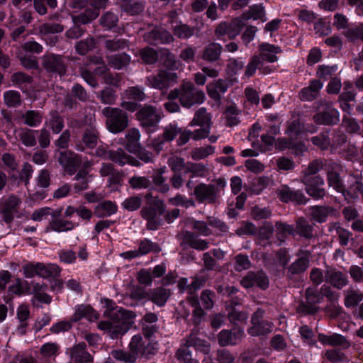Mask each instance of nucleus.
I'll use <instances>...</instances> for the list:
<instances>
[{"label": "nucleus", "mask_w": 363, "mask_h": 363, "mask_svg": "<svg viewBox=\"0 0 363 363\" xmlns=\"http://www.w3.org/2000/svg\"><path fill=\"white\" fill-rule=\"evenodd\" d=\"M30 293H28V294H33L34 298L41 303L46 304L51 303V296L45 292L48 289L46 284L33 281L30 283Z\"/></svg>", "instance_id": "a878e982"}, {"label": "nucleus", "mask_w": 363, "mask_h": 363, "mask_svg": "<svg viewBox=\"0 0 363 363\" xmlns=\"http://www.w3.org/2000/svg\"><path fill=\"white\" fill-rule=\"evenodd\" d=\"M215 152V147L212 145L195 147L191 150L190 155L193 160L197 161L206 158Z\"/></svg>", "instance_id": "8fccbe9b"}, {"label": "nucleus", "mask_w": 363, "mask_h": 363, "mask_svg": "<svg viewBox=\"0 0 363 363\" xmlns=\"http://www.w3.org/2000/svg\"><path fill=\"white\" fill-rule=\"evenodd\" d=\"M244 336V331L240 328H234L232 330H222L218 335V344L225 347L235 345L239 343Z\"/></svg>", "instance_id": "f3484780"}, {"label": "nucleus", "mask_w": 363, "mask_h": 363, "mask_svg": "<svg viewBox=\"0 0 363 363\" xmlns=\"http://www.w3.org/2000/svg\"><path fill=\"white\" fill-rule=\"evenodd\" d=\"M99 15V11L96 9L86 8L82 13L73 16L72 20L74 23L87 24L96 19Z\"/></svg>", "instance_id": "f704fd0d"}, {"label": "nucleus", "mask_w": 363, "mask_h": 363, "mask_svg": "<svg viewBox=\"0 0 363 363\" xmlns=\"http://www.w3.org/2000/svg\"><path fill=\"white\" fill-rule=\"evenodd\" d=\"M186 173H191L192 177H203L208 173V168L202 163L187 162Z\"/></svg>", "instance_id": "052dcab7"}, {"label": "nucleus", "mask_w": 363, "mask_h": 363, "mask_svg": "<svg viewBox=\"0 0 363 363\" xmlns=\"http://www.w3.org/2000/svg\"><path fill=\"white\" fill-rule=\"evenodd\" d=\"M95 48V40L93 38H87L85 40L79 41L76 46V51L82 55H86L88 52Z\"/></svg>", "instance_id": "774afa93"}, {"label": "nucleus", "mask_w": 363, "mask_h": 363, "mask_svg": "<svg viewBox=\"0 0 363 363\" xmlns=\"http://www.w3.org/2000/svg\"><path fill=\"white\" fill-rule=\"evenodd\" d=\"M211 123V114L207 112V110L204 107L199 108L194 113V116L192 121L190 122V126L199 125L204 126L207 125L210 127Z\"/></svg>", "instance_id": "c9c22d12"}, {"label": "nucleus", "mask_w": 363, "mask_h": 363, "mask_svg": "<svg viewBox=\"0 0 363 363\" xmlns=\"http://www.w3.org/2000/svg\"><path fill=\"white\" fill-rule=\"evenodd\" d=\"M301 182L305 186V191L308 196L315 200H323L327 195L325 181L321 176H302Z\"/></svg>", "instance_id": "1a4fd4ad"}, {"label": "nucleus", "mask_w": 363, "mask_h": 363, "mask_svg": "<svg viewBox=\"0 0 363 363\" xmlns=\"http://www.w3.org/2000/svg\"><path fill=\"white\" fill-rule=\"evenodd\" d=\"M315 113L313 120L317 125L333 126L340 122V113L330 101L325 99L315 101L313 103Z\"/></svg>", "instance_id": "f03ea898"}, {"label": "nucleus", "mask_w": 363, "mask_h": 363, "mask_svg": "<svg viewBox=\"0 0 363 363\" xmlns=\"http://www.w3.org/2000/svg\"><path fill=\"white\" fill-rule=\"evenodd\" d=\"M118 207L111 201H104L95 207V214L99 218H105L116 213Z\"/></svg>", "instance_id": "72a5a7b5"}, {"label": "nucleus", "mask_w": 363, "mask_h": 363, "mask_svg": "<svg viewBox=\"0 0 363 363\" xmlns=\"http://www.w3.org/2000/svg\"><path fill=\"white\" fill-rule=\"evenodd\" d=\"M86 347L84 342H79L71 349L70 358L73 363H93V358Z\"/></svg>", "instance_id": "5701e85b"}, {"label": "nucleus", "mask_w": 363, "mask_h": 363, "mask_svg": "<svg viewBox=\"0 0 363 363\" xmlns=\"http://www.w3.org/2000/svg\"><path fill=\"white\" fill-rule=\"evenodd\" d=\"M125 147L126 150L132 153L136 152L140 147V133L139 130L135 128L129 129L125 134Z\"/></svg>", "instance_id": "cd10ccee"}, {"label": "nucleus", "mask_w": 363, "mask_h": 363, "mask_svg": "<svg viewBox=\"0 0 363 363\" xmlns=\"http://www.w3.org/2000/svg\"><path fill=\"white\" fill-rule=\"evenodd\" d=\"M258 50L259 55H255L247 65L245 75L248 77L255 73L257 67L262 63V61L271 63L277 62L278 60L277 55L281 52L280 47L267 43L259 44Z\"/></svg>", "instance_id": "20e7f679"}, {"label": "nucleus", "mask_w": 363, "mask_h": 363, "mask_svg": "<svg viewBox=\"0 0 363 363\" xmlns=\"http://www.w3.org/2000/svg\"><path fill=\"white\" fill-rule=\"evenodd\" d=\"M244 25V21L241 18H235L233 21H232L230 23H228V39H234L237 35H238Z\"/></svg>", "instance_id": "338daca9"}, {"label": "nucleus", "mask_w": 363, "mask_h": 363, "mask_svg": "<svg viewBox=\"0 0 363 363\" xmlns=\"http://www.w3.org/2000/svg\"><path fill=\"white\" fill-rule=\"evenodd\" d=\"M313 218L318 223H324L328 217V207L324 206H312L310 208Z\"/></svg>", "instance_id": "864d4df0"}, {"label": "nucleus", "mask_w": 363, "mask_h": 363, "mask_svg": "<svg viewBox=\"0 0 363 363\" xmlns=\"http://www.w3.org/2000/svg\"><path fill=\"white\" fill-rule=\"evenodd\" d=\"M167 164L173 173H181L183 170L186 173V163L184 159L181 157L177 155L169 157L167 160Z\"/></svg>", "instance_id": "5fc2aeb1"}, {"label": "nucleus", "mask_w": 363, "mask_h": 363, "mask_svg": "<svg viewBox=\"0 0 363 363\" xmlns=\"http://www.w3.org/2000/svg\"><path fill=\"white\" fill-rule=\"evenodd\" d=\"M75 225L72 221L62 218L52 219L48 227V230H51L57 233L70 231L74 229Z\"/></svg>", "instance_id": "58836bf2"}, {"label": "nucleus", "mask_w": 363, "mask_h": 363, "mask_svg": "<svg viewBox=\"0 0 363 363\" xmlns=\"http://www.w3.org/2000/svg\"><path fill=\"white\" fill-rule=\"evenodd\" d=\"M38 277L43 279L50 277H58L61 272V268L56 264H48L38 262Z\"/></svg>", "instance_id": "2f4dec72"}, {"label": "nucleus", "mask_w": 363, "mask_h": 363, "mask_svg": "<svg viewBox=\"0 0 363 363\" xmlns=\"http://www.w3.org/2000/svg\"><path fill=\"white\" fill-rule=\"evenodd\" d=\"M128 40L123 38H113L111 40H106L104 41V47L109 52H116L123 50L128 46Z\"/></svg>", "instance_id": "6e6d98bb"}, {"label": "nucleus", "mask_w": 363, "mask_h": 363, "mask_svg": "<svg viewBox=\"0 0 363 363\" xmlns=\"http://www.w3.org/2000/svg\"><path fill=\"white\" fill-rule=\"evenodd\" d=\"M164 211V204L161 200L155 201V207L145 206L140 211L141 216L147 220V227L149 230H157L160 225V216Z\"/></svg>", "instance_id": "9b49d317"}, {"label": "nucleus", "mask_w": 363, "mask_h": 363, "mask_svg": "<svg viewBox=\"0 0 363 363\" xmlns=\"http://www.w3.org/2000/svg\"><path fill=\"white\" fill-rule=\"evenodd\" d=\"M9 291L18 296L28 294V293H30V283L21 279H16V282L9 287Z\"/></svg>", "instance_id": "3c124183"}, {"label": "nucleus", "mask_w": 363, "mask_h": 363, "mask_svg": "<svg viewBox=\"0 0 363 363\" xmlns=\"http://www.w3.org/2000/svg\"><path fill=\"white\" fill-rule=\"evenodd\" d=\"M223 47L219 43L211 42L207 44L201 52V58L208 62H215L220 59Z\"/></svg>", "instance_id": "412c9836"}, {"label": "nucleus", "mask_w": 363, "mask_h": 363, "mask_svg": "<svg viewBox=\"0 0 363 363\" xmlns=\"http://www.w3.org/2000/svg\"><path fill=\"white\" fill-rule=\"evenodd\" d=\"M125 315V311L111 309L109 316L112 321L99 322V328L107 331L112 339L118 338L130 329V323L123 320Z\"/></svg>", "instance_id": "7ed1b4c3"}, {"label": "nucleus", "mask_w": 363, "mask_h": 363, "mask_svg": "<svg viewBox=\"0 0 363 363\" xmlns=\"http://www.w3.org/2000/svg\"><path fill=\"white\" fill-rule=\"evenodd\" d=\"M187 347H194L196 350H199L205 354H208L210 351L209 344L198 337V331H193L186 338L184 344Z\"/></svg>", "instance_id": "bb28decb"}, {"label": "nucleus", "mask_w": 363, "mask_h": 363, "mask_svg": "<svg viewBox=\"0 0 363 363\" xmlns=\"http://www.w3.org/2000/svg\"><path fill=\"white\" fill-rule=\"evenodd\" d=\"M101 113L106 118L105 124L109 132L119 133L128 127L129 118L125 111L108 106L102 109Z\"/></svg>", "instance_id": "39448f33"}, {"label": "nucleus", "mask_w": 363, "mask_h": 363, "mask_svg": "<svg viewBox=\"0 0 363 363\" xmlns=\"http://www.w3.org/2000/svg\"><path fill=\"white\" fill-rule=\"evenodd\" d=\"M341 193L347 199L352 201L359 199L360 194L363 195V183L362 178L356 179L347 189L344 186V191Z\"/></svg>", "instance_id": "c85d7f7f"}, {"label": "nucleus", "mask_w": 363, "mask_h": 363, "mask_svg": "<svg viewBox=\"0 0 363 363\" xmlns=\"http://www.w3.org/2000/svg\"><path fill=\"white\" fill-rule=\"evenodd\" d=\"M160 52L164 66L172 70L177 69L178 63L175 55L166 48L162 49Z\"/></svg>", "instance_id": "bf43d9fd"}, {"label": "nucleus", "mask_w": 363, "mask_h": 363, "mask_svg": "<svg viewBox=\"0 0 363 363\" xmlns=\"http://www.w3.org/2000/svg\"><path fill=\"white\" fill-rule=\"evenodd\" d=\"M330 128H325L318 135L309 138L310 142L321 150H326L330 146L331 140L330 138Z\"/></svg>", "instance_id": "7c9ffc66"}, {"label": "nucleus", "mask_w": 363, "mask_h": 363, "mask_svg": "<svg viewBox=\"0 0 363 363\" xmlns=\"http://www.w3.org/2000/svg\"><path fill=\"white\" fill-rule=\"evenodd\" d=\"M4 221L6 223H10L13 219V214L16 213L19 208L21 200L16 196L11 195L7 199H4Z\"/></svg>", "instance_id": "b1692460"}, {"label": "nucleus", "mask_w": 363, "mask_h": 363, "mask_svg": "<svg viewBox=\"0 0 363 363\" xmlns=\"http://www.w3.org/2000/svg\"><path fill=\"white\" fill-rule=\"evenodd\" d=\"M108 65L116 69H121L130 62V57L125 53L111 55L107 57Z\"/></svg>", "instance_id": "79ce46f5"}, {"label": "nucleus", "mask_w": 363, "mask_h": 363, "mask_svg": "<svg viewBox=\"0 0 363 363\" xmlns=\"http://www.w3.org/2000/svg\"><path fill=\"white\" fill-rule=\"evenodd\" d=\"M225 185L226 182L222 178L216 179L214 184L200 183L194 187L193 194L200 203L204 202L216 203L218 200L219 193L223 190Z\"/></svg>", "instance_id": "423d86ee"}, {"label": "nucleus", "mask_w": 363, "mask_h": 363, "mask_svg": "<svg viewBox=\"0 0 363 363\" xmlns=\"http://www.w3.org/2000/svg\"><path fill=\"white\" fill-rule=\"evenodd\" d=\"M325 281L330 283L335 288L341 289L347 284V276L340 271H327L325 276Z\"/></svg>", "instance_id": "c756f323"}, {"label": "nucleus", "mask_w": 363, "mask_h": 363, "mask_svg": "<svg viewBox=\"0 0 363 363\" xmlns=\"http://www.w3.org/2000/svg\"><path fill=\"white\" fill-rule=\"evenodd\" d=\"M109 160L118 164L119 166H124L126 164L138 167L140 162L131 155L127 154L125 150L119 147L116 150H110Z\"/></svg>", "instance_id": "aec40b11"}, {"label": "nucleus", "mask_w": 363, "mask_h": 363, "mask_svg": "<svg viewBox=\"0 0 363 363\" xmlns=\"http://www.w3.org/2000/svg\"><path fill=\"white\" fill-rule=\"evenodd\" d=\"M57 162L67 174L72 176L75 174L77 168L82 164V158L73 151L65 150L60 152Z\"/></svg>", "instance_id": "f8f14e48"}, {"label": "nucleus", "mask_w": 363, "mask_h": 363, "mask_svg": "<svg viewBox=\"0 0 363 363\" xmlns=\"http://www.w3.org/2000/svg\"><path fill=\"white\" fill-rule=\"evenodd\" d=\"M30 315L28 306L26 305H21L17 310V318L21 324L17 328L19 334L24 335L26 332V327L28 325L26 320Z\"/></svg>", "instance_id": "c03bdc74"}, {"label": "nucleus", "mask_w": 363, "mask_h": 363, "mask_svg": "<svg viewBox=\"0 0 363 363\" xmlns=\"http://www.w3.org/2000/svg\"><path fill=\"white\" fill-rule=\"evenodd\" d=\"M130 1H133V0H117V4L123 11L130 15H137L143 11L144 4H135V6L131 8L129 6Z\"/></svg>", "instance_id": "4d7b16f0"}, {"label": "nucleus", "mask_w": 363, "mask_h": 363, "mask_svg": "<svg viewBox=\"0 0 363 363\" xmlns=\"http://www.w3.org/2000/svg\"><path fill=\"white\" fill-rule=\"evenodd\" d=\"M205 93L197 89L192 82H184L182 84L181 104L190 108L196 104H201L205 100Z\"/></svg>", "instance_id": "6e6552de"}, {"label": "nucleus", "mask_w": 363, "mask_h": 363, "mask_svg": "<svg viewBox=\"0 0 363 363\" xmlns=\"http://www.w3.org/2000/svg\"><path fill=\"white\" fill-rule=\"evenodd\" d=\"M194 31L195 29L194 27H191L182 22H179V23L175 26L172 29L174 35L179 39H188L191 38L194 35Z\"/></svg>", "instance_id": "49530a36"}, {"label": "nucleus", "mask_w": 363, "mask_h": 363, "mask_svg": "<svg viewBox=\"0 0 363 363\" xmlns=\"http://www.w3.org/2000/svg\"><path fill=\"white\" fill-rule=\"evenodd\" d=\"M24 123L30 127H36L42 123L43 116L36 111L30 110L22 115Z\"/></svg>", "instance_id": "603ef678"}, {"label": "nucleus", "mask_w": 363, "mask_h": 363, "mask_svg": "<svg viewBox=\"0 0 363 363\" xmlns=\"http://www.w3.org/2000/svg\"><path fill=\"white\" fill-rule=\"evenodd\" d=\"M296 235L306 240H310L313 236L312 225L306 223L303 218L296 219Z\"/></svg>", "instance_id": "09e8293b"}, {"label": "nucleus", "mask_w": 363, "mask_h": 363, "mask_svg": "<svg viewBox=\"0 0 363 363\" xmlns=\"http://www.w3.org/2000/svg\"><path fill=\"white\" fill-rule=\"evenodd\" d=\"M305 295L306 301L310 306H307L301 301L298 307H296V313L300 311L308 314L313 313L315 312L313 305L320 301V294L315 289L308 287L306 290Z\"/></svg>", "instance_id": "6ab92c4d"}, {"label": "nucleus", "mask_w": 363, "mask_h": 363, "mask_svg": "<svg viewBox=\"0 0 363 363\" xmlns=\"http://www.w3.org/2000/svg\"><path fill=\"white\" fill-rule=\"evenodd\" d=\"M170 296L171 291L169 289L159 286L149 290L148 300L159 307H163Z\"/></svg>", "instance_id": "393cba45"}, {"label": "nucleus", "mask_w": 363, "mask_h": 363, "mask_svg": "<svg viewBox=\"0 0 363 363\" xmlns=\"http://www.w3.org/2000/svg\"><path fill=\"white\" fill-rule=\"evenodd\" d=\"M325 163L320 159H315L311 162L307 168L303 172V176L317 177V174L324 167Z\"/></svg>", "instance_id": "e2e57ef3"}, {"label": "nucleus", "mask_w": 363, "mask_h": 363, "mask_svg": "<svg viewBox=\"0 0 363 363\" xmlns=\"http://www.w3.org/2000/svg\"><path fill=\"white\" fill-rule=\"evenodd\" d=\"M318 341L324 345L340 346L347 343L346 338L340 335L334 333L330 335L320 333L318 336Z\"/></svg>", "instance_id": "4c0bfd02"}, {"label": "nucleus", "mask_w": 363, "mask_h": 363, "mask_svg": "<svg viewBox=\"0 0 363 363\" xmlns=\"http://www.w3.org/2000/svg\"><path fill=\"white\" fill-rule=\"evenodd\" d=\"M4 101L9 107H16L21 104V96L18 91L9 90L4 94Z\"/></svg>", "instance_id": "13d9d810"}, {"label": "nucleus", "mask_w": 363, "mask_h": 363, "mask_svg": "<svg viewBox=\"0 0 363 363\" xmlns=\"http://www.w3.org/2000/svg\"><path fill=\"white\" fill-rule=\"evenodd\" d=\"M240 284L245 289L256 286L262 290H265L269 286V280L266 273L262 270L250 271L242 278Z\"/></svg>", "instance_id": "4468645a"}, {"label": "nucleus", "mask_w": 363, "mask_h": 363, "mask_svg": "<svg viewBox=\"0 0 363 363\" xmlns=\"http://www.w3.org/2000/svg\"><path fill=\"white\" fill-rule=\"evenodd\" d=\"M181 235L183 242L187 244L190 247L196 250L203 251L208 248V242L200 238L193 232L182 230Z\"/></svg>", "instance_id": "4be33fe9"}, {"label": "nucleus", "mask_w": 363, "mask_h": 363, "mask_svg": "<svg viewBox=\"0 0 363 363\" xmlns=\"http://www.w3.org/2000/svg\"><path fill=\"white\" fill-rule=\"evenodd\" d=\"M144 40L149 44L157 45L165 44L173 42V35L167 30L163 28H155L144 34Z\"/></svg>", "instance_id": "a211bd4d"}, {"label": "nucleus", "mask_w": 363, "mask_h": 363, "mask_svg": "<svg viewBox=\"0 0 363 363\" xmlns=\"http://www.w3.org/2000/svg\"><path fill=\"white\" fill-rule=\"evenodd\" d=\"M141 60L146 64L152 65L155 63L158 58L156 50L152 48L146 47L140 50Z\"/></svg>", "instance_id": "69168bd1"}, {"label": "nucleus", "mask_w": 363, "mask_h": 363, "mask_svg": "<svg viewBox=\"0 0 363 363\" xmlns=\"http://www.w3.org/2000/svg\"><path fill=\"white\" fill-rule=\"evenodd\" d=\"M181 133V128L175 124H169L163 128L162 133L152 141V148L160 152L164 148L165 143L174 140L177 135Z\"/></svg>", "instance_id": "2eb2a0df"}, {"label": "nucleus", "mask_w": 363, "mask_h": 363, "mask_svg": "<svg viewBox=\"0 0 363 363\" xmlns=\"http://www.w3.org/2000/svg\"><path fill=\"white\" fill-rule=\"evenodd\" d=\"M177 74L174 72H169L161 69L157 74L150 75L147 78L146 84L159 90L167 89L170 86V82H176Z\"/></svg>", "instance_id": "ddd939ff"}, {"label": "nucleus", "mask_w": 363, "mask_h": 363, "mask_svg": "<svg viewBox=\"0 0 363 363\" xmlns=\"http://www.w3.org/2000/svg\"><path fill=\"white\" fill-rule=\"evenodd\" d=\"M363 299V294L358 291L350 290L345 298V305L347 308L357 306Z\"/></svg>", "instance_id": "0e129e2a"}, {"label": "nucleus", "mask_w": 363, "mask_h": 363, "mask_svg": "<svg viewBox=\"0 0 363 363\" xmlns=\"http://www.w3.org/2000/svg\"><path fill=\"white\" fill-rule=\"evenodd\" d=\"M301 122L296 118V156L298 154H303L308 152L310 146V140L308 137L303 138L301 136Z\"/></svg>", "instance_id": "a19ab883"}, {"label": "nucleus", "mask_w": 363, "mask_h": 363, "mask_svg": "<svg viewBox=\"0 0 363 363\" xmlns=\"http://www.w3.org/2000/svg\"><path fill=\"white\" fill-rule=\"evenodd\" d=\"M311 253L308 250H299L296 252V274L305 272L309 267V257Z\"/></svg>", "instance_id": "de8ad7c7"}, {"label": "nucleus", "mask_w": 363, "mask_h": 363, "mask_svg": "<svg viewBox=\"0 0 363 363\" xmlns=\"http://www.w3.org/2000/svg\"><path fill=\"white\" fill-rule=\"evenodd\" d=\"M46 125L54 134H58L64 128L63 117L57 111H53L50 113V117L46 122Z\"/></svg>", "instance_id": "ea45409f"}, {"label": "nucleus", "mask_w": 363, "mask_h": 363, "mask_svg": "<svg viewBox=\"0 0 363 363\" xmlns=\"http://www.w3.org/2000/svg\"><path fill=\"white\" fill-rule=\"evenodd\" d=\"M130 186L133 189H148L152 186V182L147 177L133 176L128 180Z\"/></svg>", "instance_id": "680f3d73"}, {"label": "nucleus", "mask_w": 363, "mask_h": 363, "mask_svg": "<svg viewBox=\"0 0 363 363\" xmlns=\"http://www.w3.org/2000/svg\"><path fill=\"white\" fill-rule=\"evenodd\" d=\"M38 131L29 128L18 130V138L26 147H34L37 144L35 134Z\"/></svg>", "instance_id": "e433bc0d"}, {"label": "nucleus", "mask_w": 363, "mask_h": 363, "mask_svg": "<svg viewBox=\"0 0 363 363\" xmlns=\"http://www.w3.org/2000/svg\"><path fill=\"white\" fill-rule=\"evenodd\" d=\"M99 139V132L95 125H88L85 128L82 135V144H77L76 150L83 152L85 147L94 149L98 144Z\"/></svg>", "instance_id": "dca6fc26"}, {"label": "nucleus", "mask_w": 363, "mask_h": 363, "mask_svg": "<svg viewBox=\"0 0 363 363\" xmlns=\"http://www.w3.org/2000/svg\"><path fill=\"white\" fill-rule=\"evenodd\" d=\"M129 352L120 350H113L111 355L113 358L125 363H134L138 357H147L154 353V347L150 339L138 334L134 335L129 343Z\"/></svg>", "instance_id": "f257e3e1"}, {"label": "nucleus", "mask_w": 363, "mask_h": 363, "mask_svg": "<svg viewBox=\"0 0 363 363\" xmlns=\"http://www.w3.org/2000/svg\"><path fill=\"white\" fill-rule=\"evenodd\" d=\"M42 67L46 72L57 74L60 77L66 74L67 62L65 56L54 53H47L41 58Z\"/></svg>", "instance_id": "0eeeda50"}, {"label": "nucleus", "mask_w": 363, "mask_h": 363, "mask_svg": "<svg viewBox=\"0 0 363 363\" xmlns=\"http://www.w3.org/2000/svg\"><path fill=\"white\" fill-rule=\"evenodd\" d=\"M136 118L145 128L155 127L162 118V112L151 105H144L136 113Z\"/></svg>", "instance_id": "9d476101"}, {"label": "nucleus", "mask_w": 363, "mask_h": 363, "mask_svg": "<svg viewBox=\"0 0 363 363\" xmlns=\"http://www.w3.org/2000/svg\"><path fill=\"white\" fill-rule=\"evenodd\" d=\"M91 176L89 171L86 169H79L74 177L76 183L74 184V189L77 193L86 190L89 188V183Z\"/></svg>", "instance_id": "473e14b6"}, {"label": "nucleus", "mask_w": 363, "mask_h": 363, "mask_svg": "<svg viewBox=\"0 0 363 363\" xmlns=\"http://www.w3.org/2000/svg\"><path fill=\"white\" fill-rule=\"evenodd\" d=\"M327 181L329 186L333 187L337 192L341 193L344 191V184L340 174L332 169L327 172Z\"/></svg>", "instance_id": "a18cd8bd"}, {"label": "nucleus", "mask_w": 363, "mask_h": 363, "mask_svg": "<svg viewBox=\"0 0 363 363\" xmlns=\"http://www.w3.org/2000/svg\"><path fill=\"white\" fill-rule=\"evenodd\" d=\"M273 324L269 321H262L258 324H253L249 328L248 333L252 336L264 335L272 331Z\"/></svg>", "instance_id": "37998d69"}]
</instances>
